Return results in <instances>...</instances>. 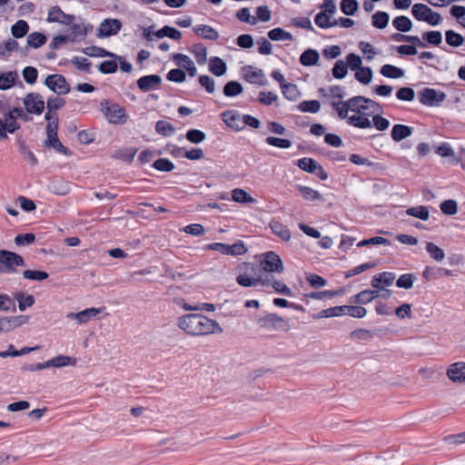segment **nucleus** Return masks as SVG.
<instances>
[{"mask_svg": "<svg viewBox=\"0 0 465 465\" xmlns=\"http://www.w3.org/2000/svg\"><path fill=\"white\" fill-rule=\"evenodd\" d=\"M348 124L358 128H369L372 125L378 129V114L372 115L371 120L366 113L354 114L348 117Z\"/></svg>", "mask_w": 465, "mask_h": 465, "instance_id": "15", "label": "nucleus"}, {"mask_svg": "<svg viewBox=\"0 0 465 465\" xmlns=\"http://www.w3.org/2000/svg\"><path fill=\"white\" fill-rule=\"evenodd\" d=\"M296 107L302 113L316 114L321 109V103L318 100H306L300 103Z\"/></svg>", "mask_w": 465, "mask_h": 465, "instance_id": "44", "label": "nucleus"}, {"mask_svg": "<svg viewBox=\"0 0 465 465\" xmlns=\"http://www.w3.org/2000/svg\"><path fill=\"white\" fill-rule=\"evenodd\" d=\"M314 22L320 28L327 29L338 25L337 19H331V16L323 12L315 15Z\"/></svg>", "mask_w": 465, "mask_h": 465, "instance_id": "38", "label": "nucleus"}, {"mask_svg": "<svg viewBox=\"0 0 465 465\" xmlns=\"http://www.w3.org/2000/svg\"><path fill=\"white\" fill-rule=\"evenodd\" d=\"M348 73V64L343 60L335 62L332 68V75L336 79H343Z\"/></svg>", "mask_w": 465, "mask_h": 465, "instance_id": "59", "label": "nucleus"}, {"mask_svg": "<svg viewBox=\"0 0 465 465\" xmlns=\"http://www.w3.org/2000/svg\"><path fill=\"white\" fill-rule=\"evenodd\" d=\"M58 116H55L54 122L48 123L46 125V135L47 139L45 141V147H52L57 153H60L65 156H70L72 152L65 147L58 139L57 130H58Z\"/></svg>", "mask_w": 465, "mask_h": 465, "instance_id": "4", "label": "nucleus"}, {"mask_svg": "<svg viewBox=\"0 0 465 465\" xmlns=\"http://www.w3.org/2000/svg\"><path fill=\"white\" fill-rule=\"evenodd\" d=\"M82 52L91 57H113L114 53L107 51L106 49L95 45L87 46Z\"/></svg>", "mask_w": 465, "mask_h": 465, "instance_id": "39", "label": "nucleus"}, {"mask_svg": "<svg viewBox=\"0 0 465 465\" xmlns=\"http://www.w3.org/2000/svg\"><path fill=\"white\" fill-rule=\"evenodd\" d=\"M243 91V87L238 81H229L223 86V94L226 97H235L241 94Z\"/></svg>", "mask_w": 465, "mask_h": 465, "instance_id": "40", "label": "nucleus"}, {"mask_svg": "<svg viewBox=\"0 0 465 465\" xmlns=\"http://www.w3.org/2000/svg\"><path fill=\"white\" fill-rule=\"evenodd\" d=\"M318 164L314 159L309 157L301 158L296 163L301 170L309 173H316Z\"/></svg>", "mask_w": 465, "mask_h": 465, "instance_id": "46", "label": "nucleus"}, {"mask_svg": "<svg viewBox=\"0 0 465 465\" xmlns=\"http://www.w3.org/2000/svg\"><path fill=\"white\" fill-rule=\"evenodd\" d=\"M177 325L191 336H203L223 331L216 321L200 313H191L180 317Z\"/></svg>", "mask_w": 465, "mask_h": 465, "instance_id": "1", "label": "nucleus"}, {"mask_svg": "<svg viewBox=\"0 0 465 465\" xmlns=\"http://www.w3.org/2000/svg\"><path fill=\"white\" fill-rule=\"evenodd\" d=\"M396 98L403 102H412L415 98V91L412 87H400L396 92Z\"/></svg>", "mask_w": 465, "mask_h": 465, "instance_id": "53", "label": "nucleus"}, {"mask_svg": "<svg viewBox=\"0 0 465 465\" xmlns=\"http://www.w3.org/2000/svg\"><path fill=\"white\" fill-rule=\"evenodd\" d=\"M261 266L267 272L281 273L284 270L281 257L272 251L262 254Z\"/></svg>", "mask_w": 465, "mask_h": 465, "instance_id": "10", "label": "nucleus"}, {"mask_svg": "<svg viewBox=\"0 0 465 465\" xmlns=\"http://www.w3.org/2000/svg\"><path fill=\"white\" fill-rule=\"evenodd\" d=\"M16 72L0 73V90L10 89L15 84Z\"/></svg>", "mask_w": 465, "mask_h": 465, "instance_id": "43", "label": "nucleus"}, {"mask_svg": "<svg viewBox=\"0 0 465 465\" xmlns=\"http://www.w3.org/2000/svg\"><path fill=\"white\" fill-rule=\"evenodd\" d=\"M102 111L110 124H124L127 121L125 109L118 104H111L104 100L101 103Z\"/></svg>", "mask_w": 465, "mask_h": 465, "instance_id": "6", "label": "nucleus"}, {"mask_svg": "<svg viewBox=\"0 0 465 465\" xmlns=\"http://www.w3.org/2000/svg\"><path fill=\"white\" fill-rule=\"evenodd\" d=\"M341 315H344V305L322 310L318 313L313 314L312 319L318 320L322 318H331Z\"/></svg>", "mask_w": 465, "mask_h": 465, "instance_id": "35", "label": "nucleus"}, {"mask_svg": "<svg viewBox=\"0 0 465 465\" xmlns=\"http://www.w3.org/2000/svg\"><path fill=\"white\" fill-rule=\"evenodd\" d=\"M74 20L73 15L65 14L58 5L52 6L48 11L46 21L48 23H59L65 25H71Z\"/></svg>", "mask_w": 465, "mask_h": 465, "instance_id": "16", "label": "nucleus"}, {"mask_svg": "<svg viewBox=\"0 0 465 465\" xmlns=\"http://www.w3.org/2000/svg\"><path fill=\"white\" fill-rule=\"evenodd\" d=\"M355 71V78L358 82L363 84L371 83L372 79V71L370 67L361 66Z\"/></svg>", "mask_w": 465, "mask_h": 465, "instance_id": "52", "label": "nucleus"}, {"mask_svg": "<svg viewBox=\"0 0 465 465\" xmlns=\"http://www.w3.org/2000/svg\"><path fill=\"white\" fill-rule=\"evenodd\" d=\"M371 286L375 289L373 291L365 290L356 295V302L367 303L372 301L378 293V275H374L371 280Z\"/></svg>", "mask_w": 465, "mask_h": 465, "instance_id": "23", "label": "nucleus"}, {"mask_svg": "<svg viewBox=\"0 0 465 465\" xmlns=\"http://www.w3.org/2000/svg\"><path fill=\"white\" fill-rule=\"evenodd\" d=\"M166 78L170 82L183 83L186 79V74L181 68H174L167 73Z\"/></svg>", "mask_w": 465, "mask_h": 465, "instance_id": "64", "label": "nucleus"}, {"mask_svg": "<svg viewBox=\"0 0 465 465\" xmlns=\"http://www.w3.org/2000/svg\"><path fill=\"white\" fill-rule=\"evenodd\" d=\"M450 275H452L451 271L445 269V268H434V267H430V266H426L422 272V276L427 281L437 279L441 276H450Z\"/></svg>", "mask_w": 465, "mask_h": 465, "instance_id": "28", "label": "nucleus"}, {"mask_svg": "<svg viewBox=\"0 0 465 465\" xmlns=\"http://www.w3.org/2000/svg\"><path fill=\"white\" fill-rule=\"evenodd\" d=\"M405 213L407 215L418 218L421 221H428L430 218V210L425 205L410 207Z\"/></svg>", "mask_w": 465, "mask_h": 465, "instance_id": "36", "label": "nucleus"}, {"mask_svg": "<svg viewBox=\"0 0 465 465\" xmlns=\"http://www.w3.org/2000/svg\"><path fill=\"white\" fill-rule=\"evenodd\" d=\"M447 376L453 382L465 383V362L458 361L450 366Z\"/></svg>", "mask_w": 465, "mask_h": 465, "instance_id": "19", "label": "nucleus"}, {"mask_svg": "<svg viewBox=\"0 0 465 465\" xmlns=\"http://www.w3.org/2000/svg\"><path fill=\"white\" fill-rule=\"evenodd\" d=\"M23 277L31 281L42 282L49 277V274L45 271L25 270L23 272Z\"/></svg>", "mask_w": 465, "mask_h": 465, "instance_id": "58", "label": "nucleus"}, {"mask_svg": "<svg viewBox=\"0 0 465 465\" xmlns=\"http://www.w3.org/2000/svg\"><path fill=\"white\" fill-rule=\"evenodd\" d=\"M413 133L412 127L401 124H396L392 126L391 136L393 141L401 142L410 137Z\"/></svg>", "mask_w": 465, "mask_h": 465, "instance_id": "20", "label": "nucleus"}, {"mask_svg": "<svg viewBox=\"0 0 465 465\" xmlns=\"http://www.w3.org/2000/svg\"><path fill=\"white\" fill-rule=\"evenodd\" d=\"M341 11L346 15H353L358 11L359 3L357 0H341Z\"/></svg>", "mask_w": 465, "mask_h": 465, "instance_id": "55", "label": "nucleus"}, {"mask_svg": "<svg viewBox=\"0 0 465 465\" xmlns=\"http://www.w3.org/2000/svg\"><path fill=\"white\" fill-rule=\"evenodd\" d=\"M102 309L97 308H88L83 310L77 313H71L68 317L75 318L79 323H85L91 319L96 318L97 315L101 312Z\"/></svg>", "mask_w": 465, "mask_h": 465, "instance_id": "26", "label": "nucleus"}, {"mask_svg": "<svg viewBox=\"0 0 465 465\" xmlns=\"http://www.w3.org/2000/svg\"><path fill=\"white\" fill-rule=\"evenodd\" d=\"M415 44H417V45L410 44V45H401L399 46H392V47L396 49V52L400 55L411 56V55H415L418 54L417 47H420V48L426 47V44L421 42L420 37H419V41H416Z\"/></svg>", "mask_w": 465, "mask_h": 465, "instance_id": "25", "label": "nucleus"}, {"mask_svg": "<svg viewBox=\"0 0 465 465\" xmlns=\"http://www.w3.org/2000/svg\"><path fill=\"white\" fill-rule=\"evenodd\" d=\"M425 249L430 256L437 262H441L445 258L444 251L434 242H427Z\"/></svg>", "mask_w": 465, "mask_h": 465, "instance_id": "50", "label": "nucleus"}, {"mask_svg": "<svg viewBox=\"0 0 465 465\" xmlns=\"http://www.w3.org/2000/svg\"><path fill=\"white\" fill-rule=\"evenodd\" d=\"M190 51L194 54L196 62L199 64H201V65L205 64V63L207 62V49L203 45V44H202V43L194 44L191 47Z\"/></svg>", "mask_w": 465, "mask_h": 465, "instance_id": "42", "label": "nucleus"}, {"mask_svg": "<svg viewBox=\"0 0 465 465\" xmlns=\"http://www.w3.org/2000/svg\"><path fill=\"white\" fill-rule=\"evenodd\" d=\"M152 166L161 172H172L175 167L168 158H159L153 162Z\"/></svg>", "mask_w": 465, "mask_h": 465, "instance_id": "62", "label": "nucleus"}, {"mask_svg": "<svg viewBox=\"0 0 465 465\" xmlns=\"http://www.w3.org/2000/svg\"><path fill=\"white\" fill-rule=\"evenodd\" d=\"M208 69L215 76H223L227 72L226 63L218 56H212L209 59Z\"/></svg>", "mask_w": 465, "mask_h": 465, "instance_id": "21", "label": "nucleus"}, {"mask_svg": "<svg viewBox=\"0 0 465 465\" xmlns=\"http://www.w3.org/2000/svg\"><path fill=\"white\" fill-rule=\"evenodd\" d=\"M445 41L451 47H460L464 42L465 38L454 30L449 29L445 31Z\"/></svg>", "mask_w": 465, "mask_h": 465, "instance_id": "41", "label": "nucleus"}, {"mask_svg": "<svg viewBox=\"0 0 465 465\" xmlns=\"http://www.w3.org/2000/svg\"><path fill=\"white\" fill-rule=\"evenodd\" d=\"M419 102L426 106H438L446 99V94L442 91L425 87L418 92Z\"/></svg>", "mask_w": 465, "mask_h": 465, "instance_id": "8", "label": "nucleus"}, {"mask_svg": "<svg viewBox=\"0 0 465 465\" xmlns=\"http://www.w3.org/2000/svg\"><path fill=\"white\" fill-rule=\"evenodd\" d=\"M268 37L272 41H292L293 39L292 35L281 27H276L268 32Z\"/></svg>", "mask_w": 465, "mask_h": 465, "instance_id": "47", "label": "nucleus"}, {"mask_svg": "<svg viewBox=\"0 0 465 465\" xmlns=\"http://www.w3.org/2000/svg\"><path fill=\"white\" fill-rule=\"evenodd\" d=\"M185 137L192 143H200L205 140L206 134L199 129H189Z\"/></svg>", "mask_w": 465, "mask_h": 465, "instance_id": "61", "label": "nucleus"}, {"mask_svg": "<svg viewBox=\"0 0 465 465\" xmlns=\"http://www.w3.org/2000/svg\"><path fill=\"white\" fill-rule=\"evenodd\" d=\"M207 250L216 251L222 254L238 256L247 252L248 249L242 241H237L232 245L223 242H213L206 246Z\"/></svg>", "mask_w": 465, "mask_h": 465, "instance_id": "7", "label": "nucleus"}, {"mask_svg": "<svg viewBox=\"0 0 465 465\" xmlns=\"http://www.w3.org/2000/svg\"><path fill=\"white\" fill-rule=\"evenodd\" d=\"M265 143L268 145L274 146L282 149H288L292 146V143L289 139L279 138L274 136H268L265 139Z\"/></svg>", "mask_w": 465, "mask_h": 465, "instance_id": "56", "label": "nucleus"}, {"mask_svg": "<svg viewBox=\"0 0 465 465\" xmlns=\"http://www.w3.org/2000/svg\"><path fill=\"white\" fill-rule=\"evenodd\" d=\"M380 74L386 78L400 79L404 76L405 71L396 65L386 64L381 67Z\"/></svg>", "mask_w": 465, "mask_h": 465, "instance_id": "27", "label": "nucleus"}, {"mask_svg": "<svg viewBox=\"0 0 465 465\" xmlns=\"http://www.w3.org/2000/svg\"><path fill=\"white\" fill-rule=\"evenodd\" d=\"M319 59V53L315 49L308 48L302 53L300 56V63L303 66H312L317 64Z\"/></svg>", "mask_w": 465, "mask_h": 465, "instance_id": "29", "label": "nucleus"}, {"mask_svg": "<svg viewBox=\"0 0 465 465\" xmlns=\"http://www.w3.org/2000/svg\"><path fill=\"white\" fill-rule=\"evenodd\" d=\"M47 41L45 35L39 32H34L27 36V45L33 48H39L43 46Z\"/></svg>", "mask_w": 465, "mask_h": 465, "instance_id": "48", "label": "nucleus"}, {"mask_svg": "<svg viewBox=\"0 0 465 465\" xmlns=\"http://www.w3.org/2000/svg\"><path fill=\"white\" fill-rule=\"evenodd\" d=\"M372 102L371 99L365 98L363 96H355L348 101L344 102V104L349 106L350 110L352 112H356L357 114H361L364 110L367 109L365 104Z\"/></svg>", "mask_w": 465, "mask_h": 465, "instance_id": "24", "label": "nucleus"}, {"mask_svg": "<svg viewBox=\"0 0 465 465\" xmlns=\"http://www.w3.org/2000/svg\"><path fill=\"white\" fill-rule=\"evenodd\" d=\"M272 232L282 240L288 242L291 239V232L286 225L280 222L272 221L270 223Z\"/></svg>", "mask_w": 465, "mask_h": 465, "instance_id": "34", "label": "nucleus"}, {"mask_svg": "<svg viewBox=\"0 0 465 465\" xmlns=\"http://www.w3.org/2000/svg\"><path fill=\"white\" fill-rule=\"evenodd\" d=\"M0 273H14L16 272V267L25 266L24 258L16 252L0 250Z\"/></svg>", "mask_w": 465, "mask_h": 465, "instance_id": "5", "label": "nucleus"}, {"mask_svg": "<svg viewBox=\"0 0 465 465\" xmlns=\"http://www.w3.org/2000/svg\"><path fill=\"white\" fill-rule=\"evenodd\" d=\"M29 31V25L25 20H18L11 26V34L15 38L24 37Z\"/></svg>", "mask_w": 465, "mask_h": 465, "instance_id": "45", "label": "nucleus"}, {"mask_svg": "<svg viewBox=\"0 0 465 465\" xmlns=\"http://www.w3.org/2000/svg\"><path fill=\"white\" fill-rule=\"evenodd\" d=\"M282 95L289 101L295 102L301 96V92L295 84L287 83L281 88Z\"/></svg>", "mask_w": 465, "mask_h": 465, "instance_id": "37", "label": "nucleus"}, {"mask_svg": "<svg viewBox=\"0 0 465 465\" xmlns=\"http://www.w3.org/2000/svg\"><path fill=\"white\" fill-rule=\"evenodd\" d=\"M193 31L195 35L206 40L215 41L219 38L218 32L207 25H198L193 28Z\"/></svg>", "mask_w": 465, "mask_h": 465, "instance_id": "22", "label": "nucleus"}, {"mask_svg": "<svg viewBox=\"0 0 465 465\" xmlns=\"http://www.w3.org/2000/svg\"><path fill=\"white\" fill-rule=\"evenodd\" d=\"M155 131L165 137H170L175 133V127L166 121L159 120L155 124Z\"/></svg>", "mask_w": 465, "mask_h": 465, "instance_id": "49", "label": "nucleus"}, {"mask_svg": "<svg viewBox=\"0 0 465 465\" xmlns=\"http://www.w3.org/2000/svg\"><path fill=\"white\" fill-rule=\"evenodd\" d=\"M296 189L300 192L302 198L306 201H322V195L320 192L305 185L297 184Z\"/></svg>", "mask_w": 465, "mask_h": 465, "instance_id": "31", "label": "nucleus"}, {"mask_svg": "<svg viewBox=\"0 0 465 465\" xmlns=\"http://www.w3.org/2000/svg\"><path fill=\"white\" fill-rule=\"evenodd\" d=\"M25 82L28 84H34L38 77V71L35 67L25 66L22 71Z\"/></svg>", "mask_w": 465, "mask_h": 465, "instance_id": "63", "label": "nucleus"}, {"mask_svg": "<svg viewBox=\"0 0 465 465\" xmlns=\"http://www.w3.org/2000/svg\"><path fill=\"white\" fill-rule=\"evenodd\" d=\"M45 85L58 95L66 94L70 92V85L62 74L48 75L45 80Z\"/></svg>", "mask_w": 465, "mask_h": 465, "instance_id": "11", "label": "nucleus"}, {"mask_svg": "<svg viewBox=\"0 0 465 465\" xmlns=\"http://www.w3.org/2000/svg\"><path fill=\"white\" fill-rule=\"evenodd\" d=\"M173 61L176 65L183 67L190 77H194L196 75L197 68L193 61L188 55L183 54H174L173 55Z\"/></svg>", "mask_w": 465, "mask_h": 465, "instance_id": "18", "label": "nucleus"}, {"mask_svg": "<svg viewBox=\"0 0 465 465\" xmlns=\"http://www.w3.org/2000/svg\"><path fill=\"white\" fill-rule=\"evenodd\" d=\"M392 26L401 33H408L413 27L412 21L406 15H398L392 20Z\"/></svg>", "mask_w": 465, "mask_h": 465, "instance_id": "30", "label": "nucleus"}, {"mask_svg": "<svg viewBox=\"0 0 465 465\" xmlns=\"http://www.w3.org/2000/svg\"><path fill=\"white\" fill-rule=\"evenodd\" d=\"M416 279L417 277L413 273H404L396 281V286L398 288L409 290L412 288Z\"/></svg>", "mask_w": 465, "mask_h": 465, "instance_id": "51", "label": "nucleus"}, {"mask_svg": "<svg viewBox=\"0 0 465 465\" xmlns=\"http://www.w3.org/2000/svg\"><path fill=\"white\" fill-rule=\"evenodd\" d=\"M411 15L420 22H426L431 26L440 25L442 21L440 14L433 11L425 4L417 3L411 7Z\"/></svg>", "mask_w": 465, "mask_h": 465, "instance_id": "2", "label": "nucleus"}, {"mask_svg": "<svg viewBox=\"0 0 465 465\" xmlns=\"http://www.w3.org/2000/svg\"><path fill=\"white\" fill-rule=\"evenodd\" d=\"M161 83L162 78L160 75L148 74L142 76L137 80V86L142 92L146 93L148 91L158 88Z\"/></svg>", "mask_w": 465, "mask_h": 465, "instance_id": "17", "label": "nucleus"}, {"mask_svg": "<svg viewBox=\"0 0 465 465\" xmlns=\"http://www.w3.org/2000/svg\"><path fill=\"white\" fill-rule=\"evenodd\" d=\"M223 123L235 132L244 129L242 115L236 110H227L221 114Z\"/></svg>", "mask_w": 465, "mask_h": 465, "instance_id": "14", "label": "nucleus"}, {"mask_svg": "<svg viewBox=\"0 0 465 465\" xmlns=\"http://www.w3.org/2000/svg\"><path fill=\"white\" fill-rule=\"evenodd\" d=\"M17 116L13 112H7L4 114V119L0 118V140L6 139L7 134H14L20 129V124L16 122Z\"/></svg>", "mask_w": 465, "mask_h": 465, "instance_id": "13", "label": "nucleus"}, {"mask_svg": "<svg viewBox=\"0 0 465 465\" xmlns=\"http://www.w3.org/2000/svg\"><path fill=\"white\" fill-rule=\"evenodd\" d=\"M25 113L40 115L45 110V101L39 93L32 92L23 99Z\"/></svg>", "mask_w": 465, "mask_h": 465, "instance_id": "9", "label": "nucleus"}, {"mask_svg": "<svg viewBox=\"0 0 465 465\" xmlns=\"http://www.w3.org/2000/svg\"><path fill=\"white\" fill-rule=\"evenodd\" d=\"M122 26V22L119 19L106 18L100 24L96 35L99 38H107L115 35L120 32Z\"/></svg>", "mask_w": 465, "mask_h": 465, "instance_id": "12", "label": "nucleus"}, {"mask_svg": "<svg viewBox=\"0 0 465 465\" xmlns=\"http://www.w3.org/2000/svg\"><path fill=\"white\" fill-rule=\"evenodd\" d=\"M440 211L446 215H455L458 213V203L453 199L443 201L440 205Z\"/></svg>", "mask_w": 465, "mask_h": 465, "instance_id": "57", "label": "nucleus"}, {"mask_svg": "<svg viewBox=\"0 0 465 465\" xmlns=\"http://www.w3.org/2000/svg\"><path fill=\"white\" fill-rule=\"evenodd\" d=\"M118 64L115 59L105 60L98 65V71L104 74H114L117 71Z\"/></svg>", "mask_w": 465, "mask_h": 465, "instance_id": "60", "label": "nucleus"}, {"mask_svg": "<svg viewBox=\"0 0 465 465\" xmlns=\"http://www.w3.org/2000/svg\"><path fill=\"white\" fill-rule=\"evenodd\" d=\"M421 42L433 46H439L442 43V35L440 31H427L422 33Z\"/></svg>", "mask_w": 465, "mask_h": 465, "instance_id": "32", "label": "nucleus"}, {"mask_svg": "<svg viewBox=\"0 0 465 465\" xmlns=\"http://www.w3.org/2000/svg\"><path fill=\"white\" fill-rule=\"evenodd\" d=\"M256 324L259 328L266 331H288L290 324L288 321L276 313H268L257 320Z\"/></svg>", "mask_w": 465, "mask_h": 465, "instance_id": "3", "label": "nucleus"}, {"mask_svg": "<svg viewBox=\"0 0 465 465\" xmlns=\"http://www.w3.org/2000/svg\"><path fill=\"white\" fill-rule=\"evenodd\" d=\"M15 299L18 302V309L21 312L25 311L29 307H32L35 302L34 295L25 294L23 292H16L15 294Z\"/></svg>", "mask_w": 465, "mask_h": 465, "instance_id": "33", "label": "nucleus"}, {"mask_svg": "<svg viewBox=\"0 0 465 465\" xmlns=\"http://www.w3.org/2000/svg\"><path fill=\"white\" fill-rule=\"evenodd\" d=\"M232 198L236 203H248L253 201V198L246 191L236 188L232 191Z\"/></svg>", "mask_w": 465, "mask_h": 465, "instance_id": "54", "label": "nucleus"}]
</instances>
